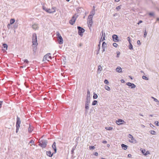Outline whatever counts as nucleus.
I'll return each instance as SVG.
<instances>
[{
	"instance_id": "nucleus-1",
	"label": "nucleus",
	"mask_w": 159,
	"mask_h": 159,
	"mask_svg": "<svg viewBox=\"0 0 159 159\" xmlns=\"http://www.w3.org/2000/svg\"><path fill=\"white\" fill-rule=\"evenodd\" d=\"M21 124L20 119L18 116H17L16 117V133H17L20 127V124Z\"/></svg>"
},
{
	"instance_id": "nucleus-2",
	"label": "nucleus",
	"mask_w": 159,
	"mask_h": 159,
	"mask_svg": "<svg viewBox=\"0 0 159 159\" xmlns=\"http://www.w3.org/2000/svg\"><path fill=\"white\" fill-rule=\"evenodd\" d=\"M48 141L46 140H41L39 142V145L42 148H44L46 147Z\"/></svg>"
},
{
	"instance_id": "nucleus-3",
	"label": "nucleus",
	"mask_w": 159,
	"mask_h": 159,
	"mask_svg": "<svg viewBox=\"0 0 159 159\" xmlns=\"http://www.w3.org/2000/svg\"><path fill=\"white\" fill-rule=\"evenodd\" d=\"M32 43L33 46H35V45H37V39L36 34L34 33L33 34L32 37Z\"/></svg>"
},
{
	"instance_id": "nucleus-4",
	"label": "nucleus",
	"mask_w": 159,
	"mask_h": 159,
	"mask_svg": "<svg viewBox=\"0 0 159 159\" xmlns=\"http://www.w3.org/2000/svg\"><path fill=\"white\" fill-rule=\"evenodd\" d=\"M56 34L59 43H63V39L59 33L58 32H57Z\"/></svg>"
},
{
	"instance_id": "nucleus-5",
	"label": "nucleus",
	"mask_w": 159,
	"mask_h": 159,
	"mask_svg": "<svg viewBox=\"0 0 159 159\" xmlns=\"http://www.w3.org/2000/svg\"><path fill=\"white\" fill-rule=\"evenodd\" d=\"M52 59V57L51 56L50 53H48L45 55L43 58V61H49V60Z\"/></svg>"
},
{
	"instance_id": "nucleus-6",
	"label": "nucleus",
	"mask_w": 159,
	"mask_h": 159,
	"mask_svg": "<svg viewBox=\"0 0 159 159\" xmlns=\"http://www.w3.org/2000/svg\"><path fill=\"white\" fill-rule=\"evenodd\" d=\"M77 28L78 30V34L80 36H82L83 33L85 31V30L80 26H78Z\"/></svg>"
},
{
	"instance_id": "nucleus-7",
	"label": "nucleus",
	"mask_w": 159,
	"mask_h": 159,
	"mask_svg": "<svg viewBox=\"0 0 159 159\" xmlns=\"http://www.w3.org/2000/svg\"><path fill=\"white\" fill-rule=\"evenodd\" d=\"M56 9L55 7H52L51 9L48 8L46 12L49 13H53L55 12Z\"/></svg>"
},
{
	"instance_id": "nucleus-8",
	"label": "nucleus",
	"mask_w": 159,
	"mask_h": 159,
	"mask_svg": "<svg viewBox=\"0 0 159 159\" xmlns=\"http://www.w3.org/2000/svg\"><path fill=\"white\" fill-rule=\"evenodd\" d=\"M76 18L74 16L72 17L71 19L69 20V22L71 25H73L75 23Z\"/></svg>"
},
{
	"instance_id": "nucleus-9",
	"label": "nucleus",
	"mask_w": 159,
	"mask_h": 159,
	"mask_svg": "<svg viewBox=\"0 0 159 159\" xmlns=\"http://www.w3.org/2000/svg\"><path fill=\"white\" fill-rule=\"evenodd\" d=\"M112 40L113 41L117 42L119 41L118 36L116 34H113L112 36Z\"/></svg>"
},
{
	"instance_id": "nucleus-10",
	"label": "nucleus",
	"mask_w": 159,
	"mask_h": 159,
	"mask_svg": "<svg viewBox=\"0 0 159 159\" xmlns=\"http://www.w3.org/2000/svg\"><path fill=\"white\" fill-rule=\"evenodd\" d=\"M89 104H85V114H87L88 112V110L89 109Z\"/></svg>"
},
{
	"instance_id": "nucleus-11",
	"label": "nucleus",
	"mask_w": 159,
	"mask_h": 159,
	"mask_svg": "<svg viewBox=\"0 0 159 159\" xmlns=\"http://www.w3.org/2000/svg\"><path fill=\"white\" fill-rule=\"evenodd\" d=\"M125 122L124 120L121 119H119L116 120V123L118 125H120L123 124L122 122Z\"/></svg>"
},
{
	"instance_id": "nucleus-12",
	"label": "nucleus",
	"mask_w": 159,
	"mask_h": 159,
	"mask_svg": "<svg viewBox=\"0 0 159 159\" xmlns=\"http://www.w3.org/2000/svg\"><path fill=\"white\" fill-rule=\"evenodd\" d=\"M126 85L130 87L131 89L134 88L136 87L135 85L134 84L130 82L127 83Z\"/></svg>"
},
{
	"instance_id": "nucleus-13",
	"label": "nucleus",
	"mask_w": 159,
	"mask_h": 159,
	"mask_svg": "<svg viewBox=\"0 0 159 159\" xmlns=\"http://www.w3.org/2000/svg\"><path fill=\"white\" fill-rule=\"evenodd\" d=\"M52 147L54 151V153H56L57 152V149L56 147V143L55 142L53 143L52 145Z\"/></svg>"
},
{
	"instance_id": "nucleus-14",
	"label": "nucleus",
	"mask_w": 159,
	"mask_h": 159,
	"mask_svg": "<svg viewBox=\"0 0 159 159\" xmlns=\"http://www.w3.org/2000/svg\"><path fill=\"white\" fill-rule=\"evenodd\" d=\"M87 23L89 27H91L93 23L92 19H91V20H89L88 21Z\"/></svg>"
},
{
	"instance_id": "nucleus-15",
	"label": "nucleus",
	"mask_w": 159,
	"mask_h": 159,
	"mask_svg": "<svg viewBox=\"0 0 159 159\" xmlns=\"http://www.w3.org/2000/svg\"><path fill=\"white\" fill-rule=\"evenodd\" d=\"M32 28L33 29L36 30H38L39 28V27L38 26V24H34L32 26Z\"/></svg>"
},
{
	"instance_id": "nucleus-16",
	"label": "nucleus",
	"mask_w": 159,
	"mask_h": 159,
	"mask_svg": "<svg viewBox=\"0 0 159 159\" xmlns=\"http://www.w3.org/2000/svg\"><path fill=\"white\" fill-rule=\"evenodd\" d=\"M55 153H54V152H53L52 153L50 151L46 152L47 155L50 157H52L53 155Z\"/></svg>"
},
{
	"instance_id": "nucleus-17",
	"label": "nucleus",
	"mask_w": 159,
	"mask_h": 159,
	"mask_svg": "<svg viewBox=\"0 0 159 159\" xmlns=\"http://www.w3.org/2000/svg\"><path fill=\"white\" fill-rule=\"evenodd\" d=\"M122 69L120 67H117L116 69V71L120 73L122 72Z\"/></svg>"
},
{
	"instance_id": "nucleus-18",
	"label": "nucleus",
	"mask_w": 159,
	"mask_h": 159,
	"mask_svg": "<svg viewBox=\"0 0 159 159\" xmlns=\"http://www.w3.org/2000/svg\"><path fill=\"white\" fill-rule=\"evenodd\" d=\"M121 147L122 148L125 150H126L127 149V147H128V146L127 145L125 144H122L121 145Z\"/></svg>"
},
{
	"instance_id": "nucleus-19",
	"label": "nucleus",
	"mask_w": 159,
	"mask_h": 159,
	"mask_svg": "<svg viewBox=\"0 0 159 159\" xmlns=\"http://www.w3.org/2000/svg\"><path fill=\"white\" fill-rule=\"evenodd\" d=\"M33 130V127L29 125V127L28 128V132L29 133H31Z\"/></svg>"
},
{
	"instance_id": "nucleus-20",
	"label": "nucleus",
	"mask_w": 159,
	"mask_h": 159,
	"mask_svg": "<svg viewBox=\"0 0 159 159\" xmlns=\"http://www.w3.org/2000/svg\"><path fill=\"white\" fill-rule=\"evenodd\" d=\"M107 47V44L105 42H103L102 43V48H105Z\"/></svg>"
},
{
	"instance_id": "nucleus-21",
	"label": "nucleus",
	"mask_w": 159,
	"mask_h": 159,
	"mask_svg": "<svg viewBox=\"0 0 159 159\" xmlns=\"http://www.w3.org/2000/svg\"><path fill=\"white\" fill-rule=\"evenodd\" d=\"M77 145H75V146H74L72 149V150L71 151V154L72 155H73L74 153V151L75 150L76 148V147Z\"/></svg>"
},
{
	"instance_id": "nucleus-22",
	"label": "nucleus",
	"mask_w": 159,
	"mask_h": 159,
	"mask_svg": "<svg viewBox=\"0 0 159 159\" xmlns=\"http://www.w3.org/2000/svg\"><path fill=\"white\" fill-rule=\"evenodd\" d=\"M86 98H90V93L89 89L87 90V95Z\"/></svg>"
},
{
	"instance_id": "nucleus-23",
	"label": "nucleus",
	"mask_w": 159,
	"mask_h": 159,
	"mask_svg": "<svg viewBox=\"0 0 159 159\" xmlns=\"http://www.w3.org/2000/svg\"><path fill=\"white\" fill-rule=\"evenodd\" d=\"M2 46H3V47L4 48H6V49L5 50H4V51L6 50L7 49L8 46H7V44L5 43H3Z\"/></svg>"
},
{
	"instance_id": "nucleus-24",
	"label": "nucleus",
	"mask_w": 159,
	"mask_h": 159,
	"mask_svg": "<svg viewBox=\"0 0 159 159\" xmlns=\"http://www.w3.org/2000/svg\"><path fill=\"white\" fill-rule=\"evenodd\" d=\"M37 45H35V46H33V45H32V46L33 47V51L34 52H35L36 51Z\"/></svg>"
},
{
	"instance_id": "nucleus-25",
	"label": "nucleus",
	"mask_w": 159,
	"mask_h": 159,
	"mask_svg": "<svg viewBox=\"0 0 159 159\" xmlns=\"http://www.w3.org/2000/svg\"><path fill=\"white\" fill-rule=\"evenodd\" d=\"M90 103V98H86L85 104H89Z\"/></svg>"
},
{
	"instance_id": "nucleus-26",
	"label": "nucleus",
	"mask_w": 159,
	"mask_h": 159,
	"mask_svg": "<svg viewBox=\"0 0 159 159\" xmlns=\"http://www.w3.org/2000/svg\"><path fill=\"white\" fill-rule=\"evenodd\" d=\"M15 21V20L14 19H11L10 20V24L11 25L13 24Z\"/></svg>"
},
{
	"instance_id": "nucleus-27",
	"label": "nucleus",
	"mask_w": 159,
	"mask_h": 159,
	"mask_svg": "<svg viewBox=\"0 0 159 159\" xmlns=\"http://www.w3.org/2000/svg\"><path fill=\"white\" fill-rule=\"evenodd\" d=\"M95 14V10L93 9L92 11L90 12V15L93 16Z\"/></svg>"
},
{
	"instance_id": "nucleus-28",
	"label": "nucleus",
	"mask_w": 159,
	"mask_h": 159,
	"mask_svg": "<svg viewBox=\"0 0 159 159\" xmlns=\"http://www.w3.org/2000/svg\"><path fill=\"white\" fill-rule=\"evenodd\" d=\"M129 43V49H130V50H133V46L132 45V44L131 43Z\"/></svg>"
},
{
	"instance_id": "nucleus-29",
	"label": "nucleus",
	"mask_w": 159,
	"mask_h": 159,
	"mask_svg": "<svg viewBox=\"0 0 159 159\" xmlns=\"http://www.w3.org/2000/svg\"><path fill=\"white\" fill-rule=\"evenodd\" d=\"M98 103V101L96 100H94L92 103V105L94 106L96 105Z\"/></svg>"
},
{
	"instance_id": "nucleus-30",
	"label": "nucleus",
	"mask_w": 159,
	"mask_h": 159,
	"mask_svg": "<svg viewBox=\"0 0 159 159\" xmlns=\"http://www.w3.org/2000/svg\"><path fill=\"white\" fill-rule=\"evenodd\" d=\"M98 96L97 94H96L95 93H93V98L94 99H97L98 98Z\"/></svg>"
},
{
	"instance_id": "nucleus-31",
	"label": "nucleus",
	"mask_w": 159,
	"mask_h": 159,
	"mask_svg": "<svg viewBox=\"0 0 159 159\" xmlns=\"http://www.w3.org/2000/svg\"><path fill=\"white\" fill-rule=\"evenodd\" d=\"M105 129L107 130H111L113 128L112 127H105Z\"/></svg>"
},
{
	"instance_id": "nucleus-32",
	"label": "nucleus",
	"mask_w": 159,
	"mask_h": 159,
	"mask_svg": "<svg viewBox=\"0 0 159 159\" xmlns=\"http://www.w3.org/2000/svg\"><path fill=\"white\" fill-rule=\"evenodd\" d=\"M105 89L107 91H110V88L107 86H105Z\"/></svg>"
},
{
	"instance_id": "nucleus-33",
	"label": "nucleus",
	"mask_w": 159,
	"mask_h": 159,
	"mask_svg": "<svg viewBox=\"0 0 159 159\" xmlns=\"http://www.w3.org/2000/svg\"><path fill=\"white\" fill-rule=\"evenodd\" d=\"M116 53L117 54V56L116 57L117 58H118L119 57V56L120 54V52L119 51H117L116 52Z\"/></svg>"
},
{
	"instance_id": "nucleus-34",
	"label": "nucleus",
	"mask_w": 159,
	"mask_h": 159,
	"mask_svg": "<svg viewBox=\"0 0 159 159\" xmlns=\"http://www.w3.org/2000/svg\"><path fill=\"white\" fill-rule=\"evenodd\" d=\"M150 133L153 135H155L156 134V132L154 130H151L150 131Z\"/></svg>"
},
{
	"instance_id": "nucleus-35",
	"label": "nucleus",
	"mask_w": 159,
	"mask_h": 159,
	"mask_svg": "<svg viewBox=\"0 0 159 159\" xmlns=\"http://www.w3.org/2000/svg\"><path fill=\"white\" fill-rule=\"evenodd\" d=\"M42 8L45 11H46V12H47V9H48V8H47L46 7H45L44 6H42Z\"/></svg>"
},
{
	"instance_id": "nucleus-36",
	"label": "nucleus",
	"mask_w": 159,
	"mask_h": 159,
	"mask_svg": "<svg viewBox=\"0 0 159 159\" xmlns=\"http://www.w3.org/2000/svg\"><path fill=\"white\" fill-rule=\"evenodd\" d=\"M93 17V16L90 14L88 16V19L89 20H91V19H92Z\"/></svg>"
},
{
	"instance_id": "nucleus-37",
	"label": "nucleus",
	"mask_w": 159,
	"mask_h": 159,
	"mask_svg": "<svg viewBox=\"0 0 159 159\" xmlns=\"http://www.w3.org/2000/svg\"><path fill=\"white\" fill-rule=\"evenodd\" d=\"M95 147L94 146H90L89 147V149L90 150H93L94 149Z\"/></svg>"
},
{
	"instance_id": "nucleus-38",
	"label": "nucleus",
	"mask_w": 159,
	"mask_h": 159,
	"mask_svg": "<svg viewBox=\"0 0 159 159\" xmlns=\"http://www.w3.org/2000/svg\"><path fill=\"white\" fill-rule=\"evenodd\" d=\"M147 35V33L146 32V29H145L144 32L143 37L144 38H145Z\"/></svg>"
},
{
	"instance_id": "nucleus-39",
	"label": "nucleus",
	"mask_w": 159,
	"mask_h": 159,
	"mask_svg": "<svg viewBox=\"0 0 159 159\" xmlns=\"http://www.w3.org/2000/svg\"><path fill=\"white\" fill-rule=\"evenodd\" d=\"M102 33V37H103V36H104L105 37V32H103V30H102V31L101 32V34Z\"/></svg>"
},
{
	"instance_id": "nucleus-40",
	"label": "nucleus",
	"mask_w": 159,
	"mask_h": 159,
	"mask_svg": "<svg viewBox=\"0 0 159 159\" xmlns=\"http://www.w3.org/2000/svg\"><path fill=\"white\" fill-rule=\"evenodd\" d=\"M142 78L143 79L146 80H148V78L146 76H142Z\"/></svg>"
},
{
	"instance_id": "nucleus-41",
	"label": "nucleus",
	"mask_w": 159,
	"mask_h": 159,
	"mask_svg": "<svg viewBox=\"0 0 159 159\" xmlns=\"http://www.w3.org/2000/svg\"><path fill=\"white\" fill-rule=\"evenodd\" d=\"M113 46L115 48H117L118 46V44L115 43H113Z\"/></svg>"
},
{
	"instance_id": "nucleus-42",
	"label": "nucleus",
	"mask_w": 159,
	"mask_h": 159,
	"mask_svg": "<svg viewBox=\"0 0 159 159\" xmlns=\"http://www.w3.org/2000/svg\"><path fill=\"white\" fill-rule=\"evenodd\" d=\"M102 69V67L101 66H99L98 67V71H99V70L101 71Z\"/></svg>"
},
{
	"instance_id": "nucleus-43",
	"label": "nucleus",
	"mask_w": 159,
	"mask_h": 159,
	"mask_svg": "<svg viewBox=\"0 0 159 159\" xmlns=\"http://www.w3.org/2000/svg\"><path fill=\"white\" fill-rule=\"evenodd\" d=\"M104 83L106 84H108L109 83L107 79H105L104 81Z\"/></svg>"
},
{
	"instance_id": "nucleus-44",
	"label": "nucleus",
	"mask_w": 159,
	"mask_h": 159,
	"mask_svg": "<svg viewBox=\"0 0 159 159\" xmlns=\"http://www.w3.org/2000/svg\"><path fill=\"white\" fill-rule=\"evenodd\" d=\"M149 15L151 16H154V14L153 12H150L149 13Z\"/></svg>"
},
{
	"instance_id": "nucleus-45",
	"label": "nucleus",
	"mask_w": 159,
	"mask_h": 159,
	"mask_svg": "<svg viewBox=\"0 0 159 159\" xmlns=\"http://www.w3.org/2000/svg\"><path fill=\"white\" fill-rule=\"evenodd\" d=\"M121 6H118V7H117L116 8V9L118 11L120 9H121Z\"/></svg>"
},
{
	"instance_id": "nucleus-46",
	"label": "nucleus",
	"mask_w": 159,
	"mask_h": 159,
	"mask_svg": "<svg viewBox=\"0 0 159 159\" xmlns=\"http://www.w3.org/2000/svg\"><path fill=\"white\" fill-rule=\"evenodd\" d=\"M128 136L130 138L133 139V136L131 134H129Z\"/></svg>"
},
{
	"instance_id": "nucleus-47",
	"label": "nucleus",
	"mask_w": 159,
	"mask_h": 159,
	"mask_svg": "<svg viewBox=\"0 0 159 159\" xmlns=\"http://www.w3.org/2000/svg\"><path fill=\"white\" fill-rule=\"evenodd\" d=\"M152 98L154 99V101H155L156 102H159V101H158V100L156 98H154L153 97H152Z\"/></svg>"
},
{
	"instance_id": "nucleus-48",
	"label": "nucleus",
	"mask_w": 159,
	"mask_h": 159,
	"mask_svg": "<svg viewBox=\"0 0 159 159\" xmlns=\"http://www.w3.org/2000/svg\"><path fill=\"white\" fill-rule=\"evenodd\" d=\"M29 61L27 59H25L24 60V62L27 63V64H28Z\"/></svg>"
},
{
	"instance_id": "nucleus-49",
	"label": "nucleus",
	"mask_w": 159,
	"mask_h": 159,
	"mask_svg": "<svg viewBox=\"0 0 159 159\" xmlns=\"http://www.w3.org/2000/svg\"><path fill=\"white\" fill-rule=\"evenodd\" d=\"M127 39V40L129 42V43H131V40H130V39L129 37H128Z\"/></svg>"
},
{
	"instance_id": "nucleus-50",
	"label": "nucleus",
	"mask_w": 159,
	"mask_h": 159,
	"mask_svg": "<svg viewBox=\"0 0 159 159\" xmlns=\"http://www.w3.org/2000/svg\"><path fill=\"white\" fill-rule=\"evenodd\" d=\"M158 123H159V122H158V121H155V124L157 126H159Z\"/></svg>"
},
{
	"instance_id": "nucleus-51",
	"label": "nucleus",
	"mask_w": 159,
	"mask_h": 159,
	"mask_svg": "<svg viewBox=\"0 0 159 159\" xmlns=\"http://www.w3.org/2000/svg\"><path fill=\"white\" fill-rule=\"evenodd\" d=\"M101 41H100V42H99V44H98V51L100 49V43H101Z\"/></svg>"
},
{
	"instance_id": "nucleus-52",
	"label": "nucleus",
	"mask_w": 159,
	"mask_h": 159,
	"mask_svg": "<svg viewBox=\"0 0 159 159\" xmlns=\"http://www.w3.org/2000/svg\"><path fill=\"white\" fill-rule=\"evenodd\" d=\"M150 153L148 151H147L144 154V155L146 156L148 154Z\"/></svg>"
},
{
	"instance_id": "nucleus-53",
	"label": "nucleus",
	"mask_w": 159,
	"mask_h": 159,
	"mask_svg": "<svg viewBox=\"0 0 159 159\" xmlns=\"http://www.w3.org/2000/svg\"><path fill=\"white\" fill-rule=\"evenodd\" d=\"M146 150L145 149L143 150L142 151V152L144 155V154L145 153Z\"/></svg>"
},
{
	"instance_id": "nucleus-54",
	"label": "nucleus",
	"mask_w": 159,
	"mask_h": 159,
	"mask_svg": "<svg viewBox=\"0 0 159 159\" xmlns=\"http://www.w3.org/2000/svg\"><path fill=\"white\" fill-rule=\"evenodd\" d=\"M137 43L138 45H141V43L140 41L139 40H138L137 41Z\"/></svg>"
},
{
	"instance_id": "nucleus-55",
	"label": "nucleus",
	"mask_w": 159,
	"mask_h": 159,
	"mask_svg": "<svg viewBox=\"0 0 159 159\" xmlns=\"http://www.w3.org/2000/svg\"><path fill=\"white\" fill-rule=\"evenodd\" d=\"M131 139L132 141H130V142H131V143H134V141H136L134 139V138L133 137V139Z\"/></svg>"
},
{
	"instance_id": "nucleus-56",
	"label": "nucleus",
	"mask_w": 159,
	"mask_h": 159,
	"mask_svg": "<svg viewBox=\"0 0 159 159\" xmlns=\"http://www.w3.org/2000/svg\"><path fill=\"white\" fill-rule=\"evenodd\" d=\"M18 26V24H17L16 23L14 25V27L15 28H17Z\"/></svg>"
},
{
	"instance_id": "nucleus-57",
	"label": "nucleus",
	"mask_w": 159,
	"mask_h": 159,
	"mask_svg": "<svg viewBox=\"0 0 159 159\" xmlns=\"http://www.w3.org/2000/svg\"><path fill=\"white\" fill-rule=\"evenodd\" d=\"M29 143L33 144L34 143V141H33L32 140H31L30 141Z\"/></svg>"
},
{
	"instance_id": "nucleus-58",
	"label": "nucleus",
	"mask_w": 159,
	"mask_h": 159,
	"mask_svg": "<svg viewBox=\"0 0 159 159\" xmlns=\"http://www.w3.org/2000/svg\"><path fill=\"white\" fill-rule=\"evenodd\" d=\"M142 22H143V21L142 20H140L138 23V24L139 25L140 23H142Z\"/></svg>"
},
{
	"instance_id": "nucleus-59",
	"label": "nucleus",
	"mask_w": 159,
	"mask_h": 159,
	"mask_svg": "<svg viewBox=\"0 0 159 159\" xmlns=\"http://www.w3.org/2000/svg\"><path fill=\"white\" fill-rule=\"evenodd\" d=\"M150 126L152 128H153V127H154V125L153 124H150Z\"/></svg>"
},
{
	"instance_id": "nucleus-60",
	"label": "nucleus",
	"mask_w": 159,
	"mask_h": 159,
	"mask_svg": "<svg viewBox=\"0 0 159 159\" xmlns=\"http://www.w3.org/2000/svg\"><path fill=\"white\" fill-rule=\"evenodd\" d=\"M102 143H106L107 141L106 140H103L102 141Z\"/></svg>"
},
{
	"instance_id": "nucleus-61",
	"label": "nucleus",
	"mask_w": 159,
	"mask_h": 159,
	"mask_svg": "<svg viewBox=\"0 0 159 159\" xmlns=\"http://www.w3.org/2000/svg\"><path fill=\"white\" fill-rule=\"evenodd\" d=\"M94 154L96 156H98V153L97 152H95V153H94Z\"/></svg>"
},
{
	"instance_id": "nucleus-62",
	"label": "nucleus",
	"mask_w": 159,
	"mask_h": 159,
	"mask_svg": "<svg viewBox=\"0 0 159 159\" xmlns=\"http://www.w3.org/2000/svg\"><path fill=\"white\" fill-rule=\"evenodd\" d=\"M11 24H8L7 25V27L8 28V29H9V27L10 25Z\"/></svg>"
},
{
	"instance_id": "nucleus-63",
	"label": "nucleus",
	"mask_w": 159,
	"mask_h": 159,
	"mask_svg": "<svg viewBox=\"0 0 159 159\" xmlns=\"http://www.w3.org/2000/svg\"><path fill=\"white\" fill-rule=\"evenodd\" d=\"M131 157V154H129L128 155V157Z\"/></svg>"
},
{
	"instance_id": "nucleus-64",
	"label": "nucleus",
	"mask_w": 159,
	"mask_h": 159,
	"mask_svg": "<svg viewBox=\"0 0 159 159\" xmlns=\"http://www.w3.org/2000/svg\"><path fill=\"white\" fill-rule=\"evenodd\" d=\"M120 81L121 83H125V80L123 79L121 80Z\"/></svg>"
}]
</instances>
